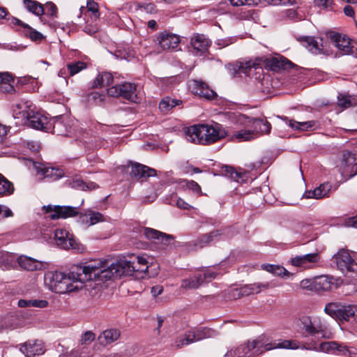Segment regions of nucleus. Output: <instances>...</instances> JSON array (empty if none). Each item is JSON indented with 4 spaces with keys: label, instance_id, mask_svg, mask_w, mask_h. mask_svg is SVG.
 <instances>
[{
    "label": "nucleus",
    "instance_id": "nucleus-1",
    "mask_svg": "<svg viewBox=\"0 0 357 357\" xmlns=\"http://www.w3.org/2000/svg\"><path fill=\"white\" fill-rule=\"evenodd\" d=\"M299 343L296 340H281L267 342L265 336H260L256 340H249L246 344H241L234 349L228 351L227 357H256L265 351L274 349H296Z\"/></svg>",
    "mask_w": 357,
    "mask_h": 357
},
{
    "label": "nucleus",
    "instance_id": "nucleus-2",
    "mask_svg": "<svg viewBox=\"0 0 357 357\" xmlns=\"http://www.w3.org/2000/svg\"><path fill=\"white\" fill-rule=\"evenodd\" d=\"M227 135L226 130L217 123L211 126L194 125L185 130V137L188 142L203 145L216 142Z\"/></svg>",
    "mask_w": 357,
    "mask_h": 357
},
{
    "label": "nucleus",
    "instance_id": "nucleus-3",
    "mask_svg": "<svg viewBox=\"0 0 357 357\" xmlns=\"http://www.w3.org/2000/svg\"><path fill=\"white\" fill-rule=\"evenodd\" d=\"M86 276V282L89 280L107 281L114 276L112 264L106 268L105 262L101 260H94L83 266L80 269Z\"/></svg>",
    "mask_w": 357,
    "mask_h": 357
},
{
    "label": "nucleus",
    "instance_id": "nucleus-4",
    "mask_svg": "<svg viewBox=\"0 0 357 357\" xmlns=\"http://www.w3.org/2000/svg\"><path fill=\"white\" fill-rule=\"evenodd\" d=\"M82 266L76 267V271H72L68 273L63 272L61 280L56 294H69L82 289L86 282V276L80 269Z\"/></svg>",
    "mask_w": 357,
    "mask_h": 357
},
{
    "label": "nucleus",
    "instance_id": "nucleus-5",
    "mask_svg": "<svg viewBox=\"0 0 357 357\" xmlns=\"http://www.w3.org/2000/svg\"><path fill=\"white\" fill-rule=\"evenodd\" d=\"M300 326L310 336L321 335L326 337L327 326L324 321L319 317L303 315L299 318Z\"/></svg>",
    "mask_w": 357,
    "mask_h": 357
},
{
    "label": "nucleus",
    "instance_id": "nucleus-6",
    "mask_svg": "<svg viewBox=\"0 0 357 357\" xmlns=\"http://www.w3.org/2000/svg\"><path fill=\"white\" fill-rule=\"evenodd\" d=\"M235 118L236 123L246 128H251L255 136L257 134H268L271 132V125L266 120L254 119L241 114H237Z\"/></svg>",
    "mask_w": 357,
    "mask_h": 357
},
{
    "label": "nucleus",
    "instance_id": "nucleus-7",
    "mask_svg": "<svg viewBox=\"0 0 357 357\" xmlns=\"http://www.w3.org/2000/svg\"><path fill=\"white\" fill-rule=\"evenodd\" d=\"M54 238L56 244L63 249H72L80 253L85 250L84 245L79 243L73 234L65 229H56Z\"/></svg>",
    "mask_w": 357,
    "mask_h": 357
},
{
    "label": "nucleus",
    "instance_id": "nucleus-8",
    "mask_svg": "<svg viewBox=\"0 0 357 357\" xmlns=\"http://www.w3.org/2000/svg\"><path fill=\"white\" fill-rule=\"evenodd\" d=\"M107 93L112 97H122L132 102L140 101L137 92V86L131 82L114 85L107 89Z\"/></svg>",
    "mask_w": 357,
    "mask_h": 357
},
{
    "label": "nucleus",
    "instance_id": "nucleus-9",
    "mask_svg": "<svg viewBox=\"0 0 357 357\" xmlns=\"http://www.w3.org/2000/svg\"><path fill=\"white\" fill-rule=\"evenodd\" d=\"M327 38L342 55L353 54L356 49V42L346 35L331 31L327 33Z\"/></svg>",
    "mask_w": 357,
    "mask_h": 357
},
{
    "label": "nucleus",
    "instance_id": "nucleus-10",
    "mask_svg": "<svg viewBox=\"0 0 357 357\" xmlns=\"http://www.w3.org/2000/svg\"><path fill=\"white\" fill-rule=\"evenodd\" d=\"M47 218L57 220L59 218L66 219L77 215L79 212L77 208L69 206H44L43 207Z\"/></svg>",
    "mask_w": 357,
    "mask_h": 357
},
{
    "label": "nucleus",
    "instance_id": "nucleus-11",
    "mask_svg": "<svg viewBox=\"0 0 357 357\" xmlns=\"http://www.w3.org/2000/svg\"><path fill=\"white\" fill-rule=\"evenodd\" d=\"M333 259L337 268L342 273L351 272L357 273V263L351 258L347 250L344 249L340 250L333 256Z\"/></svg>",
    "mask_w": 357,
    "mask_h": 357
},
{
    "label": "nucleus",
    "instance_id": "nucleus-12",
    "mask_svg": "<svg viewBox=\"0 0 357 357\" xmlns=\"http://www.w3.org/2000/svg\"><path fill=\"white\" fill-rule=\"evenodd\" d=\"M34 109H36V106L31 101L22 100L13 105V116L24 124Z\"/></svg>",
    "mask_w": 357,
    "mask_h": 357
},
{
    "label": "nucleus",
    "instance_id": "nucleus-13",
    "mask_svg": "<svg viewBox=\"0 0 357 357\" xmlns=\"http://www.w3.org/2000/svg\"><path fill=\"white\" fill-rule=\"evenodd\" d=\"M52 129L48 132L61 136H68L71 132L73 124L67 116H59L50 120Z\"/></svg>",
    "mask_w": 357,
    "mask_h": 357
},
{
    "label": "nucleus",
    "instance_id": "nucleus-14",
    "mask_svg": "<svg viewBox=\"0 0 357 357\" xmlns=\"http://www.w3.org/2000/svg\"><path fill=\"white\" fill-rule=\"evenodd\" d=\"M24 124L36 130L45 132H48L52 129L51 121L48 117L36 111V109L31 113V116L27 119V122H25Z\"/></svg>",
    "mask_w": 357,
    "mask_h": 357
},
{
    "label": "nucleus",
    "instance_id": "nucleus-15",
    "mask_svg": "<svg viewBox=\"0 0 357 357\" xmlns=\"http://www.w3.org/2000/svg\"><path fill=\"white\" fill-rule=\"evenodd\" d=\"M215 331L208 328L190 331L185 333L184 338L179 340L180 343L178 346H183L205 338L211 337L215 335Z\"/></svg>",
    "mask_w": 357,
    "mask_h": 357
},
{
    "label": "nucleus",
    "instance_id": "nucleus-16",
    "mask_svg": "<svg viewBox=\"0 0 357 357\" xmlns=\"http://www.w3.org/2000/svg\"><path fill=\"white\" fill-rule=\"evenodd\" d=\"M319 351L323 352H332L336 351L337 354L349 357L357 356V349L349 348L344 345L339 344L336 342H323L319 344Z\"/></svg>",
    "mask_w": 357,
    "mask_h": 357
},
{
    "label": "nucleus",
    "instance_id": "nucleus-17",
    "mask_svg": "<svg viewBox=\"0 0 357 357\" xmlns=\"http://www.w3.org/2000/svg\"><path fill=\"white\" fill-rule=\"evenodd\" d=\"M37 174L42 178H48L50 181H56L64 176L65 173L61 168L47 166L42 163H34Z\"/></svg>",
    "mask_w": 357,
    "mask_h": 357
},
{
    "label": "nucleus",
    "instance_id": "nucleus-18",
    "mask_svg": "<svg viewBox=\"0 0 357 357\" xmlns=\"http://www.w3.org/2000/svg\"><path fill=\"white\" fill-rule=\"evenodd\" d=\"M234 6H257V5H273V6H294L296 5V0H230Z\"/></svg>",
    "mask_w": 357,
    "mask_h": 357
},
{
    "label": "nucleus",
    "instance_id": "nucleus-19",
    "mask_svg": "<svg viewBox=\"0 0 357 357\" xmlns=\"http://www.w3.org/2000/svg\"><path fill=\"white\" fill-rule=\"evenodd\" d=\"M188 86L194 94L203 97L207 100H212L216 96L215 92L210 89L208 84L202 80H190L188 82Z\"/></svg>",
    "mask_w": 357,
    "mask_h": 357
},
{
    "label": "nucleus",
    "instance_id": "nucleus-20",
    "mask_svg": "<svg viewBox=\"0 0 357 357\" xmlns=\"http://www.w3.org/2000/svg\"><path fill=\"white\" fill-rule=\"evenodd\" d=\"M301 42L313 54H322L325 55H330L331 54V50H329L326 45L324 44L322 38L306 36L302 38Z\"/></svg>",
    "mask_w": 357,
    "mask_h": 357
},
{
    "label": "nucleus",
    "instance_id": "nucleus-21",
    "mask_svg": "<svg viewBox=\"0 0 357 357\" xmlns=\"http://www.w3.org/2000/svg\"><path fill=\"white\" fill-rule=\"evenodd\" d=\"M157 40L162 50H171L177 48L180 43L179 36L166 31L158 33Z\"/></svg>",
    "mask_w": 357,
    "mask_h": 357
},
{
    "label": "nucleus",
    "instance_id": "nucleus-22",
    "mask_svg": "<svg viewBox=\"0 0 357 357\" xmlns=\"http://www.w3.org/2000/svg\"><path fill=\"white\" fill-rule=\"evenodd\" d=\"M320 260L317 252L309 253L304 255L296 256L291 259V264L297 267L310 268Z\"/></svg>",
    "mask_w": 357,
    "mask_h": 357
},
{
    "label": "nucleus",
    "instance_id": "nucleus-23",
    "mask_svg": "<svg viewBox=\"0 0 357 357\" xmlns=\"http://www.w3.org/2000/svg\"><path fill=\"white\" fill-rule=\"evenodd\" d=\"M20 351L26 357H33L45 353V347L41 340H29L20 347Z\"/></svg>",
    "mask_w": 357,
    "mask_h": 357
},
{
    "label": "nucleus",
    "instance_id": "nucleus-24",
    "mask_svg": "<svg viewBox=\"0 0 357 357\" xmlns=\"http://www.w3.org/2000/svg\"><path fill=\"white\" fill-rule=\"evenodd\" d=\"M266 66L273 71L288 70L296 66L287 59L282 56H272L264 61Z\"/></svg>",
    "mask_w": 357,
    "mask_h": 357
},
{
    "label": "nucleus",
    "instance_id": "nucleus-25",
    "mask_svg": "<svg viewBox=\"0 0 357 357\" xmlns=\"http://www.w3.org/2000/svg\"><path fill=\"white\" fill-rule=\"evenodd\" d=\"M130 175L137 180L144 181L149 177L155 176L156 175V171L146 165L135 163L132 165Z\"/></svg>",
    "mask_w": 357,
    "mask_h": 357
},
{
    "label": "nucleus",
    "instance_id": "nucleus-26",
    "mask_svg": "<svg viewBox=\"0 0 357 357\" xmlns=\"http://www.w3.org/2000/svg\"><path fill=\"white\" fill-rule=\"evenodd\" d=\"M190 45L196 54H202L208 50L211 41L204 34L195 33L190 39Z\"/></svg>",
    "mask_w": 357,
    "mask_h": 357
},
{
    "label": "nucleus",
    "instance_id": "nucleus-27",
    "mask_svg": "<svg viewBox=\"0 0 357 357\" xmlns=\"http://www.w3.org/2000/svg\"><path fill=\"white\" fill-rule=\"evenodd\" d=\"M112 268L114 270V276L116 278L133 274V266H131V261L126 259H121L112 263Z\"/></svg>",
    "mask_w": 357,
    "mask_h": 357
},
{
    "label": "nucleus",
    "instance_id": "nucleus-28",
    "mask_svg": "<svg viewBox=\"0 0 357 357\" xmlns=\"http://www.w3.org/2000/svg\"><path fill=\"white\" fill-rule=\"evenodd\" d=\"M63 279V272L50 271L44 275L45 285L52 291L56 292Z\"/></svg>",
    "mask_w": 357,
    "mask_h": 357
},
{
    "label": "nucleus",
    "instance_id": "nucleus-29",
    "mask_svg": "<svg viewBox=\"0 0 357 357\" xmlns=\"http://www.w3.org/2000/svg\"><path fill=\"white\" fill-rule=\"evenodd\" d=\"M332 189V185L330 183H324L314 190H307L303 197L306 199H321L328 197Z\"/></svg>",
    "mask_w": 357,
    "mask_h": 357
},
{
    "label": "nucleus",
    "instance_id": "nucleus-30",
    "mask_svg": "<svg viewBox=\"0 0 357 357\" xmlns=\"http://www.w3.org/2000/svg\"><path fill=\"white\" fill-rule=\"evenodd\" d=\"M17 262L21 268L28 271L41 270L43 268L42 261L24 255L17 257Z\"/></svg>",
    "mask_w": 357,
    "mask_h": 357
},
{
    "label": "nucleus",
    "instance_id": "nucleus-31",
    "mask_svg": "<svg viewBox=\"0 0 357 357\" xmlns=\"http://www.w3.org/2000/svg\"><path fill=\"white\" fill-rule=\"evenodd\" d=\"M221 174L236 182H246L248 174L245 172L238 171L231 166L224 165L221 167Z\"/></svg>",
    "mask_w": 357,
    "mask_h": 357
},
{
    "label": "nucleus",
    "instance_id": "nucleus-32",
    "mask_svg": "<svg viewBox=\"0 0 357 357\" xmlns=\"http://www.w3.org/2000/svg\"><path fill=\"white\" fill-rule=\"evenodd\" d=\"M202 275L197 273L188 278L183 279L181 283V288L188 289H197L203 284Z\"/></svg>",
    "mask_w": 357,
    "mask_h": 357
},
{
    "label": "nucleus",
    "instance_id": "nucleus-33",
    "mask_svg": "<svg viewBox=\"0 0 357 357\" xmlns=\"http://www.w3.org/2000/svg\"><path fill=\"white\" fill-rule=\"evenodd\" d=\"M278 117L284 121L290 128L294 130L305 131L312 129L315 126V122L314 121L299 122L293 119H289L286 116Z\"/></svg>",
    "mask_w": 357,
    "mask_h": 357
},
{
    "label": "nucleus",
    "instance_id": "nucleus-34",
    "mask_svg": "<svg viewBox=\"0 0 357 357\" xmlns=\"http://www.w3.org/2000/svg\"><path fill=\"white\" fill-rule=\"evenodd\" d=\"M120 335V331L116 328L107 329L99 335L98 340L101 344L107 345L116 341Z\"/></svg>",
    "mask_w": 357,
    "mask_h": 357
},
{
    "label": "nucleus",
    "instance_id": "nucleus-35",
    "mask_svg": "<svg viewBox=\"0 0 357 357\" xmlns=\"http://www.w3.org/2000/svg\"><path fill=\"white\" fill-rule=\"evenodd\" d=\"M270 287L268 282L266 283H253L249 284H245L241 287V292H242L243 296H248L254 294H258L263 289H267Z\"/></svg>",
    "mask_w": 357,
    "mask_h": 357
},
{
    "label": "nucleus",
    "instance_id": "nucleus-36",
    "mask_svg": "<svg viewBox=\"0 0 357 357\" xmlns=\"http://www.w3.org/2000/svg\"><path fill=\"white\" fill-rule=\"evenodd\" d=\"M17 259L13 253L8 252L0 248V267L8 270L15 267Z\"/></svg>",
    "mask_w": 357,
    "mask_h": 357
},
{
    "label": "nucleus",
    "instance_id": "nucleus-37",
    "mask_svg": "<svg viewBox=\"0 0 357 357\" xmlns=\"http://www.w3.org/2000/svg\"><path fill=\"white\" fill-rule=\"evenodd\" d=\"M142 232L149 239H158L161 240L162 242H169L173 239L172 236L158 231V230L144 227L142 229Z\"/></svg>",
    "mask_w": 357,
    "mask_h": 357
},
{
    "label": "nucleus",
    "instance_id": "nucleus-38",
    "mask_svg": "<svg viewBox=\"0 0 357 357\" xmlns=\"http://www.w3.org/2000/svg\"><path fill=\"white\" fill-rule=\"evenodd\" d=\"M340 321H355L357 323V306L354 305H343Z\"/></svg>",
    "mask_w": 357,
    "mask_h": 357
},
{
    "label": "nucleus",
    "instance_id": "nucleus-39",
    "mask_svg": "<svg viewBox=\"0 0 357 357\" xmlns=\"http://www.w3.org/2000/svg\"><path fill=\"white\" fill-rule=\"evenodd\" d=\"M13 79L8 73H0V91L4 93H11L14 91Z\"/></svg>",
    "mask_w": 357,
    "mask_h": 357
},
{
    "label": "nucleus",
    "instance_id": "nucleus-40",
    "mask_svg": "<svg viewBox=\"0 0 357 357\" xmlns=\"http://www.w3.org/2000/svg\"><path fill=\"white\" fill-rule=\"evenodd\" d=\"M131 266H133V273H145L149 268L148 261L144 256L135 257V259L131 261Z\"/></svg>",
    "mask_w": 357,
    "mask_h": 357
},
{
    "label": "nucleus",
    "instance_id": "nucleus-41",
    "mask_svg": "<svg viewBox=\"0 0 357 357\" xmlns=\"http://www.w3.org/2000/svg\"><path fill=\"white\" fill-rule=\"evenodd\" d=\"M314 290L316 291H328L331 289L333 284L332 278L328 276L321 275L314 279Z\"/></svg>",
    "mask_w": 357,
    "mask_h": 357
},
{
    "label": "nucleus",
    "instance_id": "nucleus-42",
    "mask_svg": "<svg viewBox=\"0 0 357 357\" xmlns=\"http://www.w3.org/2000/svg\"><path fill=\"white\" fill-rule=\"evenodd\" d=\"M343 305L340 303H329L324 307V312L333 318L340 319Z\"/></svg>",
    "mask_w": 357,
    "mask_h": 357
},
{
    "label": "nucleus",
    "instance_id": "nucleus-43",
    "mask_svg": "<svg viewBox=\"0 0 357 357\" xmlns=\"http://www.w3.org/2000/svg\"><path fill=\"white\" fill-rule=\"evenodd\" d=\"M261 268L275 275L280 276L282 278L289 277L291 275V273L286 268L279 265L262 264Z\"/></svg>",
    "mask_w": 357,
    "mask_h": 357
},
{
    "label": "nucleus",
    "instance_id": "nucleus-44",
    "mask_svg": "<svg viewBox=\"0 0 357 357\" xmlns=\"http://www.w3.org/2000/svg\"><path fill=\"white\" fill-rule=\"evenodd\" d=\"M18 306L20 307H37L45 308L47 306L48 302L46 300L37 299H20L18 301Z\"/></svg>",
    "mask_w": 357,
    "mask_h": 357
},
{
    "label": "nucleus",
    "instance_id": "nucleus-45",
    "mask_svg": "<svg viewBox=\"0 0 357 357\" xmlns=\"http://www.w3.org/2000/svg\"><path fill=\"white\" fill-rule=\"evenodd\" d=\"M113 75L110 73H99L94 80L93 85L94 87L107 86L113 82Z\"/></svg>",
    "mask_w": 357,
    "mask_h": 357
},
{
    "label": "nucleus",
    "instance_id": "nucleus-46",
    "mask_svg": "<svg viewBox=\"0 0 357 357\" xmlns=\"http://www.w3.org/2000/svg\"><path fill=\"white\" fill-rule=\"evenodd\" d=\"M24 4L26 9L37 16H41L45 13L43 6L33 0H24Z\"/></svg>",
    "mask_w": 357,
    "mask_h": 357
},
{
    "label": "nucleus",
    "instance_id": "nucleus-47",
    "mask_svg": "<svg viewBox=\"0 0 357 357\" xmlns=\"http://www.w3.org/2000/svg\"><path fill=\"white\" fill-rule=\"evenodd\" d=\"M181 103L182 102L180 100L165 97L160 102L159 108L162 112L167 113L173 107Z\"/></svg>",
    "mask_w": 357,
    "mask_h": 357
},
{
    "label": "nucleus",
    "instance_id": "nucleus-48",
    "mask_svg": "<svg viewBox=\"0 0 357 357\" xmlns=\"http://www.w3.org/2000/svg\"><path fill=\"white\" fill-rule=\"evenodd\" d=\"M355 154L351 152L345 153L343 155V162L345 166H351L350 177L357 174V162Z\"/></svg>",
    "mask_w": 357,
    "mask_h": 357
},
{
    "label": "nucleus",
    "instance_id": "nucleus-49",
    "mask_svg": "<svg viewBox=\"0 0 357 357\" xmlns=\"http://www.w3.org/2000/svg\"><path fill=\"white\" fill-rule=\"evenodd\" d=\"M13 192V184L0 174V197L10 195Z\"/></svg>",
    "mask_w": 357,
    "mask_h": 357
},
{
    "label": "nucleus",
    "instance_id": "nucleus-50",
    "mask_svg": "<svg viewBox=\"0 0 357 357\" xmlns=\"http://www.w3.org/2000/svg\"><path fill=\"white\" fill-rule=\"evenodd\" d=\"M70 185L75 189L82 190H91L98 188V185L93 182L86 183L79 178L73 179L70 182Z\"/></svg>",
    "mask_w": 357,
    "mask_h": 357
},
{
    "label": "nucleus",
    "instance_id": "nucleus-51",
    "mask_svg": "<svg viewBox=\"0 0 357 357\" xmlns=\"http://www.w3.org/2000/svg\"><path fill=\"white\" fill-rule=\"evenodd\" d=\"M243 127V129L234 135V137L238 139V142L249 141L256 137L251 128Z\"/></svg>",
    "mask_w": 357,
    "mask_h": 357
},
{
    "label": "nucleus",
    "instance_id": "nucleus-52",
    "mask_svg": "<svg viewBox=\"0 0 357 357\" xmlns=\"http://www.w3.org/2000/svg\"><path fill=\"white\" fill-rule=\"evenodd\" d=\"M24 35L33 42H40L45 36L29 25H24Z\"/></svg>",
    "mask_w": 357,
    "mask_h": 357
},
{
    "label": "nucleus",
    "instance_id": "nucleus-53",
    "mask_svg": "<svg viewBox=\"0 0 357 357\" xmlns=\"http://www.w3.org/2000/svg\"><path fill=\"white\" fill-rule=\"evenodd\" d=\"M259 61V60L248 61L243 63H241V66L238 67V71L245 74H250L252 68L255 70L258 68L261 69V67L259 66L260 63Z\"/></svg>",
    "mask_w": 357,
    "mask_h": 357
},
{
    "label": "nucleus",
    "instance_id": "nucleus-54",
    "mask_svg": "<svg viewBox=\"0 0 357 357\" xmlns=\"http://www.w3.org/2000/svg\"><path fill=\"white\" fill-rule=\"evenodd\" d=\"M202 275V282L203 284L205 283H208L214 280L218 273L215 271V268L213 267L212 268H206L200 273Z\"/></svg>",
    "mask_w": 357,
    "mask_h": 357
},
{
    "label": "nucleus",
    "instance_id": "nucleus-55",
    "mask_svg": "<svg viewBox=\"0 0 357 357\" xmlns=\"http://www.w3.org/2000/svg\"><path fill=\"white\" fill-rule=\"evenodd\" d=\"M86 68V65L83 61H77L68 63L67 65V68L69 71V73L71 76H73L81 70L85 69Z\"/></svg>",
    "mask_w": 357,
    "mask_h": 357
},
{
    "label": "nucleus",
    "instance_id": "nucleus-56",
    "mask_svg": "<svg viewBox=\"0 0 357 357\" xmlns=\"http://www.w3.org/2000/svg\"><path fill=\"white\" fill-rule=\"evenodd\" d=\"M89 222L90 226L94 225L98 222H103L105 220L104 216L99 212H95L89 210Z\"/></svg>",
    "mask_w": 357,
    "mask_h": 357
},
{
    "label": "nucleus",
    "instance_id": "nucleus-57",
    "mask_svg": "<svg viewBox=\"0 0 357 357\" xmlns=\"http://www.w3.org/2000/svg\"><path fill=\"white\" fill-rule=\"evenodd\" d=\"M310 227V225L306 224L303 222H298L294 223L292 225L291 229L295 233H300V234L303 233L304 234L308 231V229Z\"/></svg>",
    "mask_w": 357,
    "mask_h": 357
},
{
    "label": "nucleus",
    "instance_id": "nucleus-58",
    "mask_svg": "<svg viewBox=\"0 0 357 357\" xmlns=\"http://www.w3.org/2000/svg\"><path fill=\"white\" fill-rule=\"evenodd\" d=\"M337 99L338 106L343 109H346L351 105V98L348 96L340 94L338 96Z\"/></svg>",
    "mask_w": 357,
    "mask_h": 357
},
{
    "label": "nucleus",
    "instance_id": "nucleus-59",
    "mask_svg": "<svg viewBox=\"0 0 357 357\" xmlns=\"http://www.w3.org/2000/svg\"><path fill=\"white\" fill-rule=\"evenodd\" d=\"M89 211L86 213H81L77 219V222L84 228H89L90 227L89 222Z\"/></svg>",
    "mask_w": 357,
    "mask_h": 357
},
{
    "label": "nucleus",
    "instance_id": "nucleus-60",
    "mask_svg": "<svg viewBox=\"0 0 357 357\" xmlns=\"http://www.w3.org/2000/svg\"><path fill=\"white\" fill-rule=\"evenodd\" d=\"M86 8L94 15L96 18L99 17L98 5L93 0H87Z\"/></svg>",
    "mask_w": 357,
    "mask_h": 357
},
{
    "label": "nucleus",
    "instance_id": "nucleus-61",
    "mask_svg": "<svg viewBox=\"0 0 357 357\" xmlns=\"http://www.w3.org/2000/svg\"><path fill=\"white\" fill-rule=\"evenodd\" d=\"M96 335L91 331L85 332L81 337V343L82 344H89L95 340Z\"/></svg>",
    "mask_w": 357,
    "mask_h": 357
},
{
    "label": "nucleus",
    "instance_id": "nucleus-62",
    "mask_svg": "<svg viewBox=\"0 0 357 357\" xmlns=\"http://www.w3.org/2000/svg\"><path fill=\"white\" fill-rule=\"evenodd\" d=\"M104 100V96L98 92H91L88 95V100L93 101L95 103H100Z\"/></svg>",
    "mask_w": 357,
    "mask_h": 357
},
{
    "label": "nucleus",
    "instance_id": "nucleus-63",
    "mask_svg": "<svg viewBox=\"0 0 357 357\" xmlns=\"http://www.w3.org/2000/svg\"><path fill=\"white\" fill-rule=\"evenodd\" d=\"M314 279H305L301 281L300 287L303 289L313 290L314 289Z\"/></svg>",
    "mask_w": 357,
    "mask_h": 357
},
{
    "label": "nucleus",
    "instance_id": "nucleus-64",
    "mask_svg": "<svg viewBox=\"0 0 357 357\" xmlns=\"http://www.w3.org/2000/svg\"><path fill=\"white\" fill-rule=\"evenodd\" d=\"M314 4L320 8H324V9H328L331 8L333 1V0H313Z\"/></svg>",
    "mask_w": 357,
    "mask_h": 357
}]
</instances>
